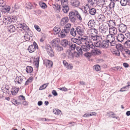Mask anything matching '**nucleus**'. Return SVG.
<instances>
[{"label":"nucleus","mask_w":130,"mask_h":130,"mask_svg":"<svg viewBox=\"0 0 130 130\" xmlns=\"http://www.w3.org/2000/svg\"><path fill=\"white\" fill-rule=\"evenodd\" d=\"M65 67L67 69L70 70L72 69L73 68V67L72 64L69 63H68V65Z\"/></svg>","instance_id":"8fccbe9b"},{"label":"nucleus","mask_w":130,"mask_h":130,"mask_svg":"<svg viewBox=\"0 0 130 130\" xmlns=\"http://www.w3.org/2000/svg\"><path fill=\"white\" fill-rule=\"evenodd\" d=\"M65 32V29H62L61 30L60 33V35L62 38H64L66 36L65 33H66V32Z\"/></svg>","instance_id":"e433bc0d"},{"label":"nucleus","mask_w":130,"mask_h":130,"mask_svg":"<svg viewBox=\"0 0 130 130\" xmlns=\"http://www.w3.org/2000/svg\"><path fill=\"white\" fill-rule=\"evenodd\" d=\"M90 38H91L93 41H95L97 40L100 38V37L97 35L95 36L91 35L90 36Z\"/></svg>","instance_id":"c85d7f7f"},{"label":"nucleus","mask_w":130,"mask_h":130,"mask_svg":"<svg viewBox=\"0 0 130 130\" xmlns=\"http://www.w3.org/2000/svg\"><path fill=\"white\" fill-rule=\"evenodd\" d=\"M111 113V114L110 115H109V117H111V116H115V115L116 114L114 113L113 112H112V111H109V112H108L107 113V114H110V113Z\"/></svg>","instance_id":"e2e57ef3"},{"label":"nucleus","mask_w":130,"mask_h":130,"mask_svg":"<svg viewBox=\"0 0 130 130\" xmlns=\"http://www.w3.org/2000/svg\"><path fill=\"white\" fill-rule=\"evenodd\" d=\"M70 2L71 5L75 7H77L80 5V3L78 0H71Z\"/></svg>","instance_id":"1a4fd4ad"},{"label":"nucleus","mask_w":130,"mask_h":130,"mask_svg":"<svg viewBox=\"0 0 130 130\" xmlns=\"http://www.w3.org/2000/svg\"><path fill=\"white\" fill-rule=\"evenodd\" d=\"M46 36L45 35L42 36L40 40V41L41 42H43L45 40Z\"/></svg>","instance_id":"bf43d9fd"},{"label":"nucleus","mask_w":130,"mask_h":130,"mask_svg":"<svg viewBox=\"0 0 130 130\" xmlns=\"http://www.w3.org/2000/svg\"><path fill=\"white\" fill-rule=\"evenodd\" d=\"M36 48H38V45L36 42H34L33 44H31L28 46L27 50L29 53H32L35 51Z\"/></svg>","instance_id":"7ed1b4c3"},{"label":"nucleus","mask_w":130,"mask_h":130,"mask_svg":"<svg viewBox=\"0 0 130 130\" xmlns=\"http://www.w3.org/2000/svg\"><path fill=\"white\" fill-rule=\"evenodd\" d=\"M55 48L58 51H60L63 50L62 47L60 46L59 44Z\"/></svg>","instance_id":"37998d69"},{"label":"nucleus","mask_w":130,"mask_h":130,"mask_svg":"<svg viewBox=\"0 0 130 130\" xmlns=\"http://www.w3.org/2000/svg\"><path fill=\"white\" fill-rule=\"evenodd\" d=\"M128 86H125L121 88L120 90L121 92H123L126 91L128 89Z\"/></svg>","instance_id":"a18cd8bd"},{"label":"nucleus","mask_w":130,"mask_h":130,"mask_svg":"<svg viewBox=\"0 0 130 130\" xmlns=\"http://www.w3.org/2000/svg\"><path fill=\"white\" fill-rule=\"evenodd\" d=\"M85 56L87 57H90L91 56V54L89 52H87L85 53L84 55Z\"/></svg>","instance_id":"338daca9"},{"label":"nucleus","mask_w":130,"mask_h":130,"mask_svg":"<svg viewBox=\"0 0 130 130\" xmlns=\"http://www.w3.org/2000/svg\"><path fill=\"white\" fill-rule=\"evenodd\" d=\"M39 57L35 58L34 59V64L35 66H36L38 69L39 66Z\"/></svg>","instance_id":"b1692460"},{"label":"nucleus","mask_w":130,"mask_h":130,"mask_svg":"<svg viewBox=\"0 0 130 130\" xmlns=\"http://www.w3.org/2000/svg\"><path fill=\"white\" fill-rule=\"evenodd\" d=\"M105 18V16L102 14L100 15L97 18L98 21L101 23H104Z\"/></svg>","instance_id":"ddd939ff"},{"label":"nucleus","mask_w":130,"mask_h":130,"mask_svg":"<svg viewBox=\"0 0 130 130\" xmlns=\"http://www.w3.org/2000/svg\"><path fill=\"white\" fill-rule=\"evenodd\" d=\"M26 70L27 73H31L33 71V69L32 67L28 66L27 67Z\"/></svg>","instance_id":"7c9ffc66"},{"label":"nucleus","mask_w":130,"mask_h":130,"mask_svg":"<svg viewBox=\"0 0 130 130\" xmlns=\"http://www.w3.org/2000/svg\"><path fill=\"white\" fill-rule=\"evenodd\" d=\"M12 21L11 18L6 17L3 19V22L5 25H7L11 23Z\"/></svg>","instance_id":"423d86ee"},{"label":"nucleus","mask_w":130,"mask_h":130,"mask_svg":"<svg viewBox=\"0 0 130 130\" xmlns=\"http://www.w3.org/2000/svg\"><path fill=\"white\" fill-rule=\"evenodd\" d=\"M23 79L21 76H17L14 79L15 82L17 84H21L22 83Z\"/></svg>","instance_id":"4468645a"},{"label":"nucleus","mask_w":130,"mask_h":130,"mask_svg":"<svg viewBox=\"0 0 130 130\" xmlns=\"http://www.w3.org/2000/svg\"><path fill=\"white\" fill-rule=\"evenodd\" d=\"M66 55L68 58H73L74 57L73 53L70 50H68L66 52Z\"/></svg>","instance_id":"dca6fc26"},{"label":"nucleus","mask_w":130,"mask_h":130,"mask_svg":"<svg viewBox=\"0 0 130 130\" xmlns=\"http://www.w3.org/2000/svg\"><path fill=\"white\" fill-rule=\"evenodd\" d=\"M61 45L64 47L68 46L70 45V42L69 43L68 41L66 39H64L61 41Z\"/></svg>","instance_id":"9d476101"},{"label":"nucleus","mask_w":130,"mask_h":130,"mask_svg":"<svg viewBox=\"0 0 130 130\" xmlns=\"http://www.w3.org/2000/svg\"><path fill=\"white\" fill-rule=\"evenodd\" d=\"M88 25L90 28L94 27L95 25L94 20H91L88 22Z\"/></svg>","instance_id":"f3484780"},{"label":"nucleus","mask_w":130,"mask_h":130,"mask_svg":"<svg viewBox=\"0 0 130 130\" xmlns=\"http://www.w3.org/2000/svg\"><path fill=\"white\" fill-rule=\"evenodd\" d=\"M69 16L70 21L72 23L75 22L77 20L76 17L78 19L80 22L82 21V19L81 16L78 12L76 10H73L70 12Z\"/></svg>","instance_id":"f257e3e1"},{"label":"nucleus","mask_w":130,"mask_h":130,"mask_svg":"<svg viewBox=\"0 0 130 130\" xmlns=\"http://www.w3.org/2000/svg\"><path fill=\"white\" fill-rule=\"evenodd\" d=\"M61 30V29L59 27H55L53 29V31L55 32V34H58Z\"/></svg>","instance_id":"2f4dec72"},{"label":"nucleus","mask_w":130,"mask_h":130,"mask_svg":"<svg viewBox=\"0 0 130 130\" xmlns=\"http://www.w3.org/2000/svg\"><path fill=\"white\" fill-rule=\"evenodd\" d=\"M109 41L107 40L103 41L102 42L103 48H106L108 47L109 45Z\"/></svg>","instance_id":"6ab92c4d"},{"label":"nucleus","mask_w":130,"mask_h":130,"mask_svg":"<svg viewBox=\"0 0 130 130\" xmlns=\"http://www.w3.org/2000/svg\"><path fill=\"white\" fill-rule=\"evenodd\" d=\"M60 40L58 38L54 39L51 42V44L53 47H55L59 44Z\"/></svg>","instance_id":"0eeeda50"},{"label":"nucleus","mask_w":130,"mask_h":130,"mask_svg":"<svg viewBox=\"0 0 130 130\" xmlns=\"http://www.w3.org/2000/svg\"><path fill=\"white\" fill-rule=\"evenodd\" d=\"M62 10L64 13H67L69 10V8L68 4H64L62 5Z\"/></svg>","instance_id":"aec40b11"},{"label":"nucleus","mask_w":130,"mask_h":130,"mask_svg":"<svg viewBox=\"0 0 130 130\" xmlns=\"http://www.w3.org/2000/svg\"><path fill=\"white\" fill-rule=\"evenodd\" d=\"M124 46L127 48H130V40L126 41L124 43Z\"/></svg>","instance_id":"72a5a7b5"},{"label":"nucleus","mask_w":130,"mask_h":130,"mask_svg":"<svg viewBox=\"0 0 130 130\" xmlns=\"http://www.w3.org/2000/svg\"><path fill=\"white\" fill-rule=\"evenodd\" d=\"M86 6L88 8L89 13L92 15H94L96 12V9L93 8H89V6L88 5V4L86 5Z\"/></svg>","instance_id":"6e6552de"},{"label":"nucleus","mask_w":130,"mask_h":130,"mask_svg":"<svg viewBox=\"0 0 130 130\" xmlns=\"http://www.w3.org/2000/svg\"><path fill=\"white\" fill-rule=\"evenodd\" d=\"M49 56L51 57H52L54 56V53L52 49L49 50Z\"/></svg>","instance_id":"3c124183"},{"label":"nucleus","mask_w":130,"mask_h":130,"mask_svg":"<svg viewBox=\"0 0 130 130\" xmlns=\"http://www.w3.org/2000/svg\"><path fill=\"white\" fill-rule=\"evenodd\" d=\"M126 37H125L126 39H130V32L127 33L125 34Z\"/></svg>","instance_id":"603ef678"},{"label":"nucleus","mask_w":130,"mask_h":130,"mask_svg":"<svg viewBox=\"0 0 130 130\" xmlns=\"http://www.w3.org/2000/svg\"><path fill=\"white\" fill-rule=\"evenodd\" d=\"M69 47L71 49V50H73L75 49V47H76V45L75 44H73L71 45H69Z\"/></svg>","instance_id":"c03bdc74"},{"label":"nucleus","mask_w":130,"mask_h":130,"mask_svg":"<svg viewBox=\"0 0 130 130\" xmlns=\"http://www.w3.org/2000/svg\"><path fill=\"white\" fill-rule=\"evenodd\" d=\"M89 3H90L91 5L93 6L97 4V0H87Z\"/></svg>","instance_id":"bb28decb"},{"label":"nucleus","mask_w":130,"mask_h":130,"mask_svg":"<svg viewBox=\"0 0 130 130\" xmlns=\"http://www.w3.org/2000/svg\"><path fill=\"white\" fill-rule=\"evenodd\" d=\"M22 28L23 30H24L26 31L29 30V27L26 24L24 23H23V26Z\"/></svg>","instance_id":"f704fd0d"},{"label":"nucleus","mask_w":130,"mask_h":130,"mask_svg":"<svg viewBox=\"0 0 130 130\" xmlns=\"http://www.w3.org/2000/svg\"><path fill=\"white\" fill-rule=\"evenodd\" d=\"M107 23L109 27H114V26L116 25V23L115 21L113 20H110L108 21Z\"/></svg>","instance_id":"a211bd4d"},{"label":"nucleus","mask_w":130,"mask_h":130,"mask_svg":"<svg viewBox=\"0 0 130 130\" xmlns=\"http://www.w3.org/2000/svg\"><path fill=\"white\" fill-rule=\"evenodd\" d=\"M116 38L118 41L121 42L123 41L125 38V37L122 34H120L116 36Z\"/></svg>","instance_id":"2eb2a0df"},{"label":"nucleus","mask_w":130,"mask_h":130,"mask_svg":"<svg viewBox=\"0 0 130 130\" xmlns=\"http://www.w3.org/2000/svg\"><path fill=\"white\" fill-rule=\"evenodd\" d=\"M52 94L55 96H56L58 95V94L55 90H53L52 92Z\"/></svg>","instance_id":"69168bd1"},{"label":"nucleus","mask_w":130,"mask_h":130,"mask_svg":"<svg viewBox=\"0 0 130 130\" xmlns=\"http://www.w3.org/2000/svg\"><path fill=\"white\" fill-rule=\"evenodd\" d=\"M122 69V68L119 66L114 67L112 68V70L115 71L120 70V69Z\"/></svg>","instance_id":"49530a36"},{"label":"nucleus","mask_w":130,"mask_h":130,"mask_svg":"<svg viewBox=\"0 0 130 130\" xmlns=\"http://www.w3.org/2000/svg\"><path fill=\"white\" fill-rule=\"evenodd\" d=\"M47 86V85L46 84H44L40 87L39 89L40 90L43 89L45 88Z\"/></svg>","instance_id":"6e6d98bb"},{"label":"nucleus","mask_w":130,"mask_h":130,"mask_svg":"<svg viewBox=\"0 0 130 130\" xmlns=\"http://www.w3.org/2000/svg\"><path fill=\"white\" fill-rule=\"evenodd\" d=\"M99 30L100 32L105 33L108 30V27L106 25H102V26H99Z\"/></svg>","instance_id":"39448f33"},{"label":"nucleus","mask_w":130,"mask_h":130,"mask_svg":"<svg viewBox=\"0 0 130 130\" xmlns=\"http://www.w3.org/2000/svg\"><path fill=\"white\" fill-rule=\"evenodd\" d=\"M117 26L119 27V30L120 32H124L126 30L127 28L126 25L123 23L117 25Z\"/></svg>","instance_id":"20e7f679"},{"label":"nucleus","mask_w":130,"mask_h":130,"mask_svg":"<svg viewBox=\"0 0 130 130\" xmlns=\"http://www.w3.org/2000/svg\"><path fill=\"white\" fill-rule=\"evenodd\" d=\"M53 112L54 113L58 115H60V113H62L61 111L58 109H54L53 110Z\"/></svg>","instance_id":"c9c22d12"},{"label":"nucleus","mask_w":130,"mask_h":130,"mask_svg":"<svg viewBox=\"0 0 130 130\" xmlns=\"http://www.w3.org/2000/svg\"><path fill=\"white\" fill-rule=\"evenodd\" d=\"M69 21L68 18L67 17H65L62 18L60 22V25L63 26L65 25Z\"/></svg>","instance_id":"f8f14e48"},{"label":"nucleus","mask_w":130,"mask_h":130,"mask_svg":"<svg viewBox=\"0 0 130 130\" xmlns=\"http://www.w3.org/2000/svg\"><path fill=\"white\" fill-rule=\"evenodd\" d=\"M111 51L113 54H115L117 56H119L120 55L119 51L118 50L113 49Z\"/></svg>","instance_id":"cd10ccee"},{"label":"nucleus","mask_w":130,"mask_h":130,"mask_svg":"<svg viewBox=\"0 0 130 130\" xmlns=\"http://www.w3.org/2000/svg\"><path fill=\"white\" fill-rule=\"evenodd\" d=\"M76 49L79 53L81 54H82V49L81 47H80L79 46H77L76 47Z\"/></svg>","instance_id":"a19ab883"},{"label":"nucleus","mask_w":130,"mask_h":130,"mask_svg":"<svg viewBox=\"0 0 130 130\" xmlns=\"http://www.w3.org/2000/svg\"><path fill=\"white\" fill-rule=\"evenodd\" d=\"M10 9V7L9 6H5L4 8L6 12L9 11Z\"/></svg>","instance_id":"052dcab7"},{"label":"nucleus","mask_w":130,"mask_h":130,"mask_svg":"<svg viewBox=\"0 0 130 130\" xmlns=\"http://www.w3.org/2000/svg\"><path fill=\"white\" fill-rule=\"evenodd\" d=\"M7 28L8 31L10 32H13L15 30V27L13 25L8 26Z\"/></svg>","instance_id":"4be33fe9"},{"label":"nucleus","mask_w":130,"mask_h":130,"mask_svg":"<svg viewBox=\"0 0 130 130\" xmlns=\"http://www.w3.org/2000/svg\"><path fill=\"white\" fill-rule=\"evenodd\" d=\"M116 48L117 49V50L121 51L123 49V47L122 45L120 44H118L116 45Z\"/></svg>","instance_id":"473e14b6"},{"label":"nucleus","mask_w":130,"mask_h":130,"mask_svg":"<svg viewBox=\"0 0 130 130\" xmlns=\"http://www.w3.org/2000/svg\"><path fill=\"white\" fill-rule=\"evenodd\" d=\"M44 64L47 67V66L49 65V60L45 59L44 61L43 62Z\"/></svg>","instance_id":"5fc2aeb1"},{"label":"nucleus","mask_w":130,"mask_h":130,"mask_svg":"<svg viewBox=\"0 0 130 130\" xmlns=\"http://www.w3.org/2000/svg\"><path fill=\"white\" fill-rule=\"evenodd\" d=\"M11 20H12V22H14L16 21L17 19L16 18V17L15 16H12L11 17Z\"/></svg>","instance_id":"0e129e2a"},{"label":"nucleus","mask_w":130,"mask_h":130,"mask_svg":"<svg viewBox=\"0 0 130 130\" xmlns=\"http://www.w3.org/2000/svg\"><path fill=\"white\" fill-rule=\"evenodd\" d=\"M76 31L73 28H72L71 30L70 34L73 36L75 37L76 35Z\"/></svg>","instance_id":"a878e982"},{"label":"nucleus","mask_w":130,"mask_h":130,"mask_svg":"<svg viewBox=\"0 0 130 130\" xmlns=\"http://www.w3.org/2000/svg\"><path fill=\"white\" fill-rule=\"evenodd\" d=\"M76 30L77 33L78 34H80L79 33H81L82 32L80 26H78L76 27Z\"/></svg>","instance_id":"de8ad7c7"},{"label":"nucleus","mask_w":130,"mask_h":130,"mask_svg":"<svg viewBox=\"0 0 130 130\" xmlns=\"http://www.w3.org/2000/svg\"><path fill=\"white\" fill-rule=\"evenodd\" d=\"M13 89L11 91V93L13 95H15L18 93L19 90V88L16 87L13 88Z\"/></svg>","instance_id":"5701e85b"},{"label":"nucleus","mask_w":130,"mask_h":130,"mask_svg":"<svg viewBox=\"0 0 130 130\" xmlns=\"http://www.w3.org/2000/svg\"><path fill=\"white\" fill-rule=\"evenodd\" d=\"M62 5L64 4H68L67 0H60Z\"/></svg>","instance_id":"13d9d810"},{"label":"nucleus","mask_w":130,"mask_h":130,"mask_svg":"<svg viewBox=\"0 0 130 130\" xmlns=\"http://www.w3.org/2000/svg\"><path fill=\"white\" fill-rule=\"evenodd\" d=\"M32 80L31 78H29L27 80L26 82L25 83V86L27 85L30 83Z\"/></svg>","instance_id":"09e8293b"},{"label":"nucleus","mask_w":130,"mask_h":130,"mask_svg":"<svg viewBox=\"0 0 130 130\" xmlns=\"http://www.w3.org/2000/svg\"><path fill=\"white\" fill-rule=\"evenodd\" d=\"M39 4L40 6L42 8L44 9L46 7V4L42 2H40Z\"/></svg>","instance_id":"58836bf2"},{"label":"nucleus","mask_w":130,"mask_h":130,"mask_svg":"<svg viewBox=\"0 0 130 130\" xmlns=\"http://www.w3.org/2000/svg\"><path fill=\"white\" fill-rule=\"evenodd\" d=\"M18 99L20 100H25V97L22 95H21L19 96Z\"/></svg>","instance_id":"680f3d73"},{"label":"nucleus","mask_w":130,"mask_h":130,"mask_svg":"<svg viewBox=\"0 0 130 130\" xmlns=\"http://www.w3.org/2000/svg\"><path fill=\"white\" fill-rule=\"evenodd\" d=\"M85 45H83L81 46V48L82 50L84 52H87L89 51L90 48L94 49L95 48L94 45L92 43V44H89L85 43Z\"/></svg>","instance_id":"f03ea898"},{"label":"nucleus","mask_w":130,"mask_h":130,"mask_svg":"<svg viewBox=\"0 0 130 130\" xmlns=\"http://www.w3.org/2000/svg\"><path fill=\"white\" fill-rule=\"evenodd\" d=\"M127 0H121L120 1V3L122 6H125L127 4Z\"/></svg>","instance_id":"ea45409f"},{"label":"nucleus","mask_w":130,"mask_h":130,"mask_svg":"<svg viewBox=\"0 0 130 130\" xmlns=\"http://www.w3.org/2000/svg\"><path fill=\"white\" fill-rule=\"evenodd\" d=\"M30 36L31 37V36L30 35L28 36L27 35H25L24 36V39L27 41H28L29 40V38Z\"/></svg>","instance_id":"864d4df0"},{"label":"nucleus","mask_w":130,"mask_h":130,"mask_svg":"<svg viewBox=\"0 0 130 130\" xmlns=\"http://www.w3.org/2000/svg\"><path fill=\"white\" fill-rule=\"evenodd\" d=\"M93 68V69H94L96 71H100L101 69L100 66L98 64L94 66Z\"/></svg>","instance_id":"4c0bfd02"},{"label":"nucleus","mask_w":130,"mask_h":130,"mask_svg":"<svg viewBox=\"0 0 130 130\" xmlns=\"http://www.w3.org/2000/svg\"><path fill=\"white\" fill-rule=\"evenodd\" d=\"M53 7L55 9L57 10L58 11H59L60 10L61 7L59 5L56 4L55 5H53Z\"/></svg>","instance_id":"c756f323"},{"label":"nucleus","mask_w":130,"mask_h":130,"mask_svg":"<svg viewBox=\"0 0 130 130\" xmlns=\"http://www.w3.org/2000/svg\"><path fill=\"white\" fill-rule=\"evenodd\" d=\"M109 33H110L111 32H112L114 35L116 34L117 33V28L115 27H110L109 28Z\"/></svg>","instance_id":"412c9836"},{"label":"nucleus","mask_w":130,"mask_h":130,"mask_svg":"<svg viewBox=\"0 0 130 130\" xmlns=\"http://www.w3.org/2000/svg\"><path fill=\"white\" fill-rule=\"evenodd\" d=\"M115 2H113L111 1L109 5V8L110 9H112L114 7L115 5Z\"/></svg>","instance_id":"79ce46f5"},{"label":"nucleus","mask_w":130,"mask_h":130,"mask_svg":"<svg viewBox=\"0 0 130 130\" xmlns=\"http://www.w3.org/2000/svg\"><path fill=\"white\" fill-rule=\"evenodd\" d=\"M9 88L8 86H6L3 89V92L6 93H8V94H10V91H9Z\"/></svg>","instance_id":"393cba45"},{"label":"nucleus","mask_w":130,"mask_h":130,"mask_svg":"<svg viewBox=\"0 0 130 130\" xmlns=\"http://www.w3.org/2000/svg\"><path fill=\"white\" fill-rule=\"evenodd\" d=\"M64 29H65V30L66 31L65 32H66V33L67 34L69 33L70 31V29L69 28H68L67 27L65 28V26L64 27Z\"/></svg>","instance_id":"774afa93"},{"label":"nucleus","mask_w":130,"mask_h":130,"mask_svg":"<svg viewBox=\"0 0 130 130\" xmlns=\"http://www.w3.org/2000/svg\"><path fill=\"white\" fill-rule=\"evenodd\" d=\"M34 27L35 28L37 31H40V28L38 26L36 25H34Z\"/></svg>","instance_id":"4d7b16f0"},{"label":"nucleus","mask_w":130,"mask_h":130,"mask_svg":"<svg viewBox=\"0 0 130 130\" xmlns=\"http://www.w3.org/2000/svg\"><path fill=\"white\" fill-rule=\"evenodd\" d=\"M106 39L109 41V42L111 41H114L115 40L114 35L109 33V34L107 35Z\"/></svg>","instance_id":"9b49d317"}]
</instances>
